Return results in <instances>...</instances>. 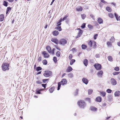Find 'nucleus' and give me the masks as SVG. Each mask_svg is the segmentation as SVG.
I'll use <instances>...</instances> for the list:
<instances>
[{
    "label": "nucleus",
    "instance_id": "obj_13",
    "mask_svg": "<svg viewBox=\"0 0 120 120\" xmlns=\"http://www.w3.org/2000/svg\"><path fill=\"white\" fill-rule=\"evenodd\" d=\"M101 98L100 96L97 97L96 99V101L99 102H101Z\"/></svg>",
    "mask_w": 120,
    "mask_h": 120
},
{
    "label": "nucleus",
    "instance_id": "obj_34",
    "mask_svg": "<svg viewBox=\"0 0 120 120\" xmlns=\"http://www.w3.org/2000/svg\"><path fill=\"white\" fill-rule=\"evenodd\" d=\"M56 29V30H59V31H61L62 30V29L60 26H58Z\"/></svg>",
    "mask_w": 120,
    "mask_h": 120
},
{
    "label": "nucleus",
    "instance_id": "obj_10",
    "mask_svg": "<svg viewBox=\"0 0 120 120\" xmlns=\"http://www.w3.org/2000/svg\"><path fill=\"white\" fill-rule=\"evenodd\" d=\"M51 40L53 42L56 44H57L59 43V41L57 39L52 38Z\"/></svg>",
    "mask_w": 120,
    "mask_h": 120
},
{
    "label": "nucleus",
    "instance_id": "obj_16",
    "mask_svg": "<svg viewBox=\"0 0 120 120\" xmlns=\"http://www.w3.org/2000/svg\"><path fill=\"white\" fill-rule=\"evenodd\" d=\"M100 95L103 97H105L106 95V93L103 91L100 92Z\"/></svg>",
    "mask_w": 120,
    "mask_h": 120
},
{
    "label": "nucleus",
    "instance_id": "obj_31",
    "mask_svg": "<svg viewBox=\"0 0 120 120\" xmlns=\"http://www.w3.org/2000/svg\"><path fill=\"white\" fill-rule=\"evenodd\" d=\"M87 47V46L85 45H82V49H86Z\"/></svg>",
    "mask_w": 120,
    "mask_h": 120
},
{
    "label": "nucleus",
    "instance_id": "obj_18",
    "mask_svg": "<svg viewBox=\"0 0 120 120\" xmlns=\"http://www.w3.org/2000/svg\"><path fill=\"white\" fill-rule=\"evenodd\" d=\"M103 74V71H100L98 72L97 75L98 76L101 77Z\"/></svg>",
    "mask_w": 120,
    "mask_h": 120
},
{
    "label": "nucleus",
    "instance_id": "obj_41",
    "mask_svg": "<svg viewBox=\"0 0 120 120\" xmlns=\"http://www.w3.org/2000/svg\"><path fill=\"white\" fill-rule=\"evenodd\" d=\"M56 56L58 57H59L60 56V52L58 51H57L56 53Z\"/></svg>",
    "mask_w": 120,
    "mask_h": 120
},
{
    "label": "nucleus",
    "instance_id": "obj_54",
    "mask_svg": "<svg viewBox=\"0 0 120 120\" xmlns=\"http://www.w3.org/2000/svg\"><path fill=\"white\" fill-rule=\"evenodd\" d=\"M119 72H113V74L114 75H115L118 74H119Z\"/></svg>",
    "mask_w": 120,
    "mask_h": 120
},
{
    "label": "nucleus",
    "instance_id": "obj_17",
    "mask_svg": "<svg viewBox=\"0 0 120 120\" xmlns=\"http://www.w3.org/2000/svg\"><path fill=\"white\" fill-rule=\"evenodd\" d=\"M98 22L99 24H100L103 23V20L99 18L98 19Z\"/></svg>",
    "mask_w": 120,
    "mask_h": 120
},
{
    "label": "nucleus",
    "instance_id": "obj_59",
    "mask_svg": "<svg viewBox=\"0 0 120 120\" xmlns=\"http://www.w3.org/2000/svg\"><path fill=\"white\" fill-rule=\"evenodd\" d=\"M95 57L96 58H99L100 57V55L99 54H97L95 55Z\"/></svg>",
    "mask_w": 120,
    "mask_h": 120
},
{
    "label": "nucleus",
    "instance_id": "obj_5",
    "mask_svg": "<svg viewBox=\"0 0 120 120\" xmlns=\"http://www.w3.org/2000/svg\"><path fill=\"white\" fill-rule=\"evenodd\" d=\"M77 29L79 30L78 34V35L76 37V38H78L82 34L83 32L82 30H81L80 29L78 28V29Z\"/></svg>",
    "mask_w": 120,
    "mask_h": 120
},
{
    "label": "nucleus",
    "instance_id": "obj_1",
    "mask_svg": "<svg viewBox=\"0 0 120 120\" xmlns=\"http://www.w3.org/2000/svg\"><path fill=\"white\" fill-rule=\"evenodd\" d=\"M2 68L3 71L8 70L9 68V64L8 63H4L2 66Z\"/></svg>",
    "mask_w": 120,
    "mask_h": 120
},
{
    "label": "nucleus",
    "instance_id": "obj_25",
    "mask_svg": "<svg viewBox=\"0 0 120 120\" xmlns=\"http://www.w3.org/2000/svg\"><path fill=\"white\" fill-rule=\"evenodd\" d=\"M106 10L108 12H110L112 11V9L111 8L109 7H107L106 8Z\"/></svg>",
    "mask_w": 120,
    "mask_h": 120
},
{
    "label": "nucleus",
    "instance_id": "obj_52",
    "mask_svg": "<svg viewBox=\"0 0 120 120\" xmlns=\"http://www.w3.org/2000/svg\"><path fill=\"white\" fill-rule=\"evenodd\" d=\"M114 69L116 71H118L119 70V68L118 67H116Z\"/></svg>",
    "mask_w": 120,
    "mask_h": 120
},
{
    "label": "nucleus",
    "instance_id": "obj_51",
    "mask_svg": "<svg viewBox=\"0 0 120 120\" xmlns=\"http://www.w3.org/2000/svg\"><path fill=\"white\" fill-rule=\"evenodd\" d=\"M93 48L94 49L96 47V43L95 42L93 43Z\"/></svg>",
    "mask_w": 120,
    "mask_h": 120
},
{
    "label": "nucleus",
    "instance_id": "obj_23",
    "mask_svg": "<svg viewBox=\"0 0 120 120\" xmlns=\"http://www.w3.org/2000/svg\"><path fill=\"white\" fill-rule=\"evenodd\" d=\"M82 10V8L80 6L76 8V10L78 11H81Z\"/></svg>",
    "mask_w": 120,
    "mask_h": 120
},
{
    "label": "nucleus",
    "instance_id": "obj_49",
    "mask_svg": "<svg viewBox=\"0 0 120 120\" xmlns=\"http://www.w3.org/2000/svg\"><path fill=\"white\" fill-rule=\"evenodd\" d=\"M86 16L84 14H83V15H81L82 18L83 19H85Z\"/></svg>",
    "mask_w": 120,
    "mask_h": 120
},
{
    "label": "nucleus",
    "instance_id": "obj_39",
    "mask_svg": "<svg viewBox=\"0 0 120 120\" xmlns=\"http://www.w3.org/2000/svg\"><path fill=\"white\" fill-rule=\"evenodd\" d=\"M39 90H36V91L35 93L37 94H41V93L40 92Z\"/></svg>",
    "mask_w": 120,
    "mask_h": 120
},
{
    "label": "nucleus",
    "instance_id": "obj_58",
    "mask_svg": "<svg viewBox=\"0 0 120 120\" xmlns=\"http://www.w3.org/2000/svg\"><path fill=\"white\" fill-rule=\"evenodd\" d=\"M61 85V83L60 82H59L58 84V87H60Z\"/></svg>",
    "mask_w": 120,
    "mask_h": 120
},
{
    "label": "nucleus",
    "instance_id": "obj_43",
    "mask_svg": "<svg viewBox=\"0 0 120 120\" xmlns=\"http://www.w3.org/2000/svg\"><path fill=\"white\" fill-rule=\"evenodd\" d=\"M109 16L111 18H113V15L111 13H109L108 14Z\"/></svg>",
    "mask_w": 120,
    "mask_h": 120
},
{
    "label": "nucleus",
    "instance_id": "obj_60",
    "mask_svg": "<svg viewBox=\"0 0 120 120\" xmlns=\"http://www.w3.org/2000/svg\"><path fill=\"white\" fill-rule=\"evenodd\" d=\"M46 84H42L41 85L44 87L45 88H46Z\"/></svg>",
    "mask_w": 120,
    "mask_h": 120
},
{
    "label": "nucleus",
    "instance_id": "obj_30",
    "mask_svg": "<svg viewBox=\"0 0 120 120\" xmlns=\"http://www.w3.org/2000/svg\"><path fill=\"white\" fill-rule=\"evenodd\" d=\"M108 59L110 61H112V57L111 56H109L108 57Z\"/></svg>",
    "mask_w": 120,
    "mask_h": 120
},
{
    "label": "nucleus",
    "instance_id": "obj_19",
    "mask_svg": "<svg viewBox=\"0 0 120 120\" xmlns=\"http://www.w3.org/2000/svg\"><path fill=\"white\" fill-rule=\"evenodd\" d=\"M83 64L86 66H87L88 64V61L87 59L84 60L83 61Z\"/></svg>",
    "mask_w": 120,
    "mask_h": 120
},
{
    "label": "nucleus",
    "instance_id": "obj_56",
    "mask_svg": "<svg viewBox=\"0 0 120 120\" xmlns=\"http://www.w3.org/2000/svg\"><path fill=\"white\" fill-rule=\"evenodd\" d=\"M48 80V79H43L42 80V81L44 83H45V82L47 81Z\"/></svg>",
    "mask_w": 120,
    "mask_h": 120
},
{
    "label": "nucleus",
    "instance_id": "obj_12",
    "mask_svg": "<svg viewBox=\"0 0 120 120\" xmlns=\"http://www.w3.org/2000/svg\"><path fill=\"white\" fill-rule=\"evenodd\" d=\"M46 49L49 53H51L52 51L51 48L49 46H46Z\"/></svg>",
    "mask_w": 120,
    "mask_h": 120
},
{
    "label": "nucleus",
    "instance_id": "obj_37",
    "mask_svg": "<svg viewBox=\"0 0 120 120\" xmlns=\"http://www.w3.org/2000/svg\"><path fill=\"white\" fill-rule=\"evenodd\" d=\"M88 44L89 46V47H91L92 46V42L91 41H90L88 43Z\"/></svg>",
    "mask_w": 120,
    "mask_h": 120
},
{
    "label": "nucleus",
    "instance_id": "obj_47",
    "mask_svg": "<svg viewBox=\"0 0 120 120\" xmlns=\"http://www.w3.org/2000/svg\"><path fill=\"white\" fill-rule=\"evenodd\" d=\"M72 57V54H70L69 56V58L70 60H71Z\"/></svg>",
    "mask_w": 120,
    "mask_h": 120
},
{
    "label": "nucleus",
    "instance_id": "obj_45",
    "mask_svg": "<svg viewBox=\"0 0 120 120\" xmlns=\"http://www.w3.org/2000/svg\"><path fill=\"white\" fill-rule=\"evenodd\" d=\"M53 60L55 63L57 62V60L56 57L54 56L53 57Z\"/></svg>",
    "mask_w": 120,
    "mask_h": 120
},
{
    "label": "nucleus",
    "instance_id": "obj_33",
    "mask_svg": "<svg viewBox=\"0 0 120 120\" xmlns=\"http://www.w3.org/2000/svg\"><path fill=\"white\" fill-rule=\"evenodd\" d=\"M68 76L70 78H72L73 77V74L71 73H70L68 74Z\"/></svg>",
    "mask_w": 120,
    "mask_h": 120
},
{
    "label": "nucleus",
    "instance_id": "obj_4",
    "mask_svg": "<svg viewBox=\"0 0 120 120\" xmlns=\"http://www.w3.org/2000/svg\"><path fill=\"white\" fill-rule=\"evenodd\" d=\"M67 42L66 40L64 39H62L59 41V44L63 45H64L67 43Z\"/></svg>",
    "mask_w": 120,
    "mask_h": 120
},
{
    "label": "nucleus",
    "instance_id": "obj_8",
    "mask_svg": "<svg viewBox=\"0 0 120 120\" xmlns=\"http://www.w3.org/2000/svg\"><path fill=\"white\" fill-rule=\"evenodd\" d=\"M61 83V85L64 86V84H66L67 83V81L65 79H63L60 82Z\"/></svg>",
    "mask_w": 120,
    "mask_h": 120
},
{
    "label": "nucleus",
    "instance_id": "obj_40",
    "mask_svg": "<svg viewBox=\"0 0 120 120\" xmlns=\"http://www.w3.org/2000/svg\"><path fill=\"white\" fill-rule=\"evenodd\" d=\"M42 63L43 64L46 65L47 64V61L45 60H44L42 61Z\"/></svg>",
    "mask_w": 120,
    "mask_h": 120
},
{
    "label": "nucleus",
    "instance_id": "obj_38",
    "mask_svg": "<svg viewBox=\"0 0 120 120\" xmlns=\"http://www.w3.org/2000/svg\"><path fill=\"white\" fill-rule=\"evenodd\" d=\"M42 69V68L41 67H37L36 70L37 71H39L41 70Z\"/></svg>",
    "mask_w": 120,
    "mask_h": 120
},
{
    "label": "nucleus",
    "instance_id": "obj_48",
    "mask_svg": "<svg viewBox=\"0 0 120 120\" xmlns=\"http://www.w3.org/2000/svg\"><path fill=\"white\" fill-rule=\"evenodd\" d=\"M88 27L90 29H93V26L90 25H88Z\"/></svg>",
    "mask_w": 120,
    "mask_h": 120
},
{
    "label": "nucleus",
    "instance_id": "obj_36",
    "mask_svg": "<svg viewBox=\"0 0 120 120\" xmlns=\"http://www.w3.org/2000/svg\"><path fill=\"white\" fill-rule=\"evenodd\" d=\"M111 43L109 41L107 42V44L108 46H111L112 45Z\"/></svg>",
    "mask_w": 120,
    "mask_h": 120
},
{
    "label": "nucleus",
    "instance_id": "obj_21",
    "mask_svg": "<svg viewBox=\"0 0 120 120\" xmlns=\"http://www.w3.org/2000/svg\"><path fill=\"white\" fill-rule=\"evenodd\" d=\"M114 15L117 20L118 21L119 20L120 21V16H119L118 17L117 14H116V13H114Z\"/></svg>",
    "mask_w": 120,
    "mask_h": 120
},
{
    "label": "nucleus",
    "instance_id": "obj_3",
    "mask_svg": "<svg viewBox=\"0 0 120 120\" xmlns=\"http://www.w3.org/2000/svg\"><path fill=\"white\" fill-rule=\"evenodd\" d=\"M52 74V72L49 71H45L43 74L44 76L46 77L50 76Z\"/></svg>",
    "mask_w": 120,
    "mask_h": 120
},
{
    "label": "nucleus",
    "instance_id": "obj_62",
    "mask_svg": "<svg viewBox=\"0 0 120 120\" xmlns=\"http://www.w3.org/2000/svg\"><path fill=\"white\" fill-rule=\"evenodd\" d=\"M90 16L93 19H94V15L92 14H90Z\"/></svg>",
    "mask_w": 120,
    "mask_h": 120
},
{
    "label": "nucleus",
    "instance_id": "obj_44",
    "mask_svg": "<svg viewBox=\"0 0 120 120\" xmlns=\"http://www.w3.org/2000/svg\"><path fill=\"white\" fill-rule=\"evenodd\" d=\"M78 89H76L75 91V92L74 93V95H77L78 94Z\"/></svg>",
    "mask_w": 120,
    "mask_h": 120
},
{
    "label": "nucleus",
    "instance_id": "obj_50",
    "mask_svg": "<svg viewBox=\"0 0 120 120\" xmlns=\"http://www.w3.org/2000/svg\"><path fill=\"white\" fill-rule=\"evenodd\" d=\"M86 24L85 23H83L81 26L83 28H84L85 27Z\"/></svg>",
    "mask_w": 120,
    "mask_h": 120
},
{
    "label": "nucleus",
    "instance_id": "obj_7",
    "mask_svg": "<svg viewBox=\"0 0 120 120\" xmlns=\"http://www.w3.org/2000/svg\"><path fill=\"white\" fill-rule=\"evenodd\" d=\"M94 66L97 70L100 69L101 68V65L99 64H95Z\"/></svg>",
    "mask_w": 120,
    "mask_h": 120
},
{
    "label": "nucleus",
    "instance_id": "obj_26",
    "mask_svg": "<svg viewBox=\"0 0 120 120\" xmlns=\"http://www.w3.org/2000/svg\"><path fill=\"white\" fill-rule=\"evenodd\" d=\"M11 10V8L9 7L7 8L6 11V14H7L8 12L9 11H10Z\"/></svg>",
    "mask_w": 120,
    "mask_h": 120
},
{
    "label": "nucleus",
    "instance_id": "obj_29",
    "mask_svg": "<svg viewBox=\"0 0 120 120\" xmlns=\"http://www.w3.org/2000/svg\"><path fill=\"white\" fill-rule=\"evenodd\" d=\"M54 90V87H51L49 89V90L50 93H52Z\"/></svg>",
    "mask_w": 120,
    "mask_h": 120
},
{
    "label": "nucleus",
    "instance_id": "obj_15",
    "mask_svg": "<svg viewBox=\"0 0 120 120\" xmlns=\"http://www.w3.org/2000/svg\"><path fill=\"white\" fill-rule=\"evenodd\" d=\"M73 70L72 68L70 66L68 67L66 71V72H69Z\"/></svg>",
    "mask_w": 120,
    "mask_h": 120
},
{
    "label": "nucleus",
    "instance_id": "obj_14",
    "mask_svg": "<svg viewBox=\"0 0 120 120\" xmlns=\"http://www.w3.org/2000/svg\"><path fill=\"white\" fill-rule=\"evenodd\" d=\"M53 34L54 36H56L59 34V32L57 30L54 31L52 33Z\"/></svg>",
    "mask_w": 120,
    "mask_h": 120
},
{
    "label": "nucleus",
    "instance_id": "obj_27",
    "mask_svg": "<svg viewBox=\"0 0 120 120\" xmlns=\"http://www.w3.org/2000/svg\"><path fill=\"white\" fill-rule=\"evenodd\" d=\"M110 40L112 43H113L115 39L113 36H112L111 37V39H110Z\"/></svg>",
    "mask_w": 120,
    "mask_h": 120
},
{
    "label": "nucleus",
    "instance_id": "obj_9",
    "mask_svg": "<svg viewBox=\"0 0 120 120\" xmlns=\"http://www.w3.org/2000/svg\"><path fill=\"white\" fill-rule=\"evenodd\" d=\"M42 54L44 55V57L45 58H48L49 56V55L48 53H46L45 51L42 52Z\"/></svg>",
    "mask_w": 120,
    "mask_h": 120
},
{
    "label": "nucleus",
    "instance_id": "obj_32",
    "mask_svg": "<svg viewBox=\"0 0 120 120\" xmlns=\"http://www.w3.org/2000/svg\"><path fill=\"white\" fill-rule=\"evenodd\" d=\"M8 2L6 1H4L3 2V5L6 7L8 6Z\"/></svg>",
    "mask_w": 120,
    "mask_h": 120
},
{
    "label": "nucleus",
    "instance_id": "obj_42",
    "mask_svg": "<svg viewBox=\"0 0 120 120\" xmlns=\"http://www.w3.org/2000/svg\"><path fill=\"white\" fill-rule=\"evenodd\" d=\"M106 92L108 93H111L112 91V90L110 89H108L106 90Z\"/></svg>",
    "mask_w": 120,
    "mask_h": 120
},
{
    "label": "nucleus",
    "instance_id": "obj_28",
    "mask_svg": "<svg viewBox=\"0 0 120 120\" xmlns=\"http://www.w3.org/2000/svg\"><path fill=\"white\" fill-rule=\"evenodd\" d=\"M75 61V60L74 59H72L70 61V64L71 65H72L74 63Z\"/></svg>",
    "mask_w": 120,
    "mask_h": 120
},
{
    "label": "nucleus",
    "instance_id": "obj_57",
    "mask_svg": "<svg viewBox=\"0 0 120 120\" xmlns=\"http://www.w3.org/2000/svg\"><path fill=\"white\" fill-rule=\"evenodd\" d=\"M41 57L40 56L39 57L38 59V62H40L41 61Z\"/></svg>",
    "mask_w": 120,
    "mask_h": 120
},
{
    "label": "nucleus",
    "instance_id": "obj_35",
    "mask_svg": "<svg viewBox=\"0 0 120 120\" xmlns=\"http://www.w3.org/2000/svg\"><path fill=\"white\" fill-rule=\"evenodd\" d=\"M90 109L91 110L94 111H95L97 110V108H96L94 107H91Z\"/></svg>",
    "mask_w": 120,
    "mask_h": 120
},
{
    "label": "nucleus",
    "instance_id": "obj_2",
    "mask_svg": "<svg viewBox=\"0 0 120 120\" xmlns=\"http://www.w3.org/2000/svg\"><path fill=\"white\" fill-rule=\"evenodd\" d=\"M78 104L81 108H84L85 106L86 105L83 101H80L78 102Z\"/></svg>",
    "mask_w": 120,
    "mask_h": 120
},
{
    "label": "nucleus",
    "instance_id": "obj_6",
    "mask_svg": "<svg viewBox=\"0 0 120 120\" xmlns=\"http://www.w3.org/2000/svg\"><path fill=\"white\" fill-rule=\"evenodd\" d=\"M110 82L112 85H116L117 84L116 80L114 78H111L110 80Z\"/></svg>",
    "mask_w": 120,
    "mask_h": 120
},
{
    "label": "nucleus",
    "instance_id": "obj_53",
    "mask_svg": "<svg viewBox=\"0 0 120 120\" xmlns=\"http://www.w3.org/2000/svg\"><path fill=\"white\" fill-rule=\"evenodd\" d=\"M68 17V16H65L63 18V19H62L63 21H64L65 20H66L67 19V18Z\"/></svg>",
    "mask_w": 120,
    "mask_h": 120
},
{
    "label": "nucleus",
    "instance_id": "obj_11",
    "mask_svg": "<svg viewBox=\"0 0 120 120\" xmlns=\"http://www.w3.org/2000/svg\"><path fill=\"white\" fill-rule=\"evenodd\" d=\"M82 80L83 82L86 85L88 84V80L85 78H83Z\"/></svg>",
    "mask_w": 120,
    "mask_h": 120
},
{
    "label": "nucleus",
    "instance_id": "obj_46",
    "mask_svg": "<svg viewBox=\"0 0 120 120\" xmlns=\"http://www.w3.org/2000/svg\"><path fill=\"white\" fill-rule=\"evenodd\" d=\"M36 82L37 84H40L42 83L41 81L40 80H38L36 81Z\"/></svg>",
    "mask_w": 120,
    "mask_h": 120
},
{
    "label": "nucleus",
    "instance_id": "obj_64",
    "mask_svg": "<svg viewBox=\"0 0 120 120\" xmlns=\"http://www.w3.org/2000/svg\"><path fill=\"white\" fill-rule=\"evenodd\" d=\"M117 43L118 45L120 46V41L118 42Z\"/></svg>",
    "mask_w": 120,
    "mask_h": 120
},
{
    "label": "nucleus",
    "instance_id": "obj_63",
    "mask_svg": "<svg viewBox=\"0 0 120 120\" xmlns=\"http://www.w3.org/2000/svg\"><path fill=\"white\" fill-rule=\"evenodd\" d=\"M108 98H109V99L110 100H111L112 99V96H109L108 97Z\"/></svg>",
    "mask_w": 120,
    "mask_h": 120
},
{
    "label": "nucleus",
    "instance_id": "obj_61",
    "mask_svg": "<svg viewBox=\"0 0 120 120\" xmlns=\"http://www.w3.org/2000/svg\"><path fill=\"white\" fill-rule=\"evenodd\" d=\"M101 2H102L104 4H105L106 3V2L104 0H101Z\"/></svg>",
    "mask_w": 120,
    "mask_h": 120
},
{
    "label": "nucleus",
    "instance_id": "obj_24",
    "mask_svg": "<svg viewBox=\"0 0 120 120\" xmlns=\"http://www.w3.org/2000/svg\"><path fill=\"white\" fill-rule=\"evenodd\" d=\"M93 90L92 89H89L88 90V94L89 95L91 94L93 92Z\"/></svg>",
    "mask_w": 120,
    "mask_h": 120
},
{
    "label": "nucleus",
    "instance_id": "obj_20",
    "mask_svg": "<svg viewBox=\"0 0 120 120\" xmlns=\"http://www.w3.org/2000/svg\"><path fill=\"white\" fill-rule=\"evenodd\" d=\"M120 91H117L116 92L114 93L115 96H119L120 95Z\"/></svg>",
    "mask_w": 120,
    "mask_h": 120
},
{
    "label": "nucleus",
    "instance_id": "obj_55",
    "mask_svg": "<svg viewBox=\"0 0 120 120\" xmlns=\"http://www.w3.org/2000/svg\"><path fill=\"white\" fill-rule=\"evenodd\" d=\"M98 36V34H96L94 36V39H96L97 38V37Z\"/></svg>",
    "mask_w": 120,
    "mask_h": 120
},
{
    "label": "nucleus",
    "instance_id": "obj_22",
    "mask_svg": "<svg viewBox=\"0 0 120 120\" xmlns=\"http://www.w3.org/2000/svg\"><path fill=\"white\" fill-rule=\"evenodd\" d=\"M4 15L3 14H1L0 15V21H3L4 20Z\"/></svg>",
    "mask_w": 120,
    "mask_h": 120
}]
</instances>
